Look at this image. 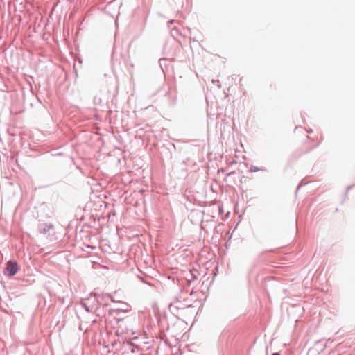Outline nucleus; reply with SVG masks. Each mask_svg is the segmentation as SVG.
Here are the masks:
<instances>
[{
    "label": "nucleus",
    "instance_id": "nucleus-2",
    "mask_svg": "<svg viewBox=\"0 0 355 355\" xmlns=\"http://www.w3.org/2000/svg\"><path fill=\"white\" fill-rule=\"evenodd\" d=\"M19 135L21 137H22V136H21V135H22V132H19Z\"/></svg>",
    "mask_w": 355,
    "mask_h": 355
},
{
    "label": "nucleus",
    "instance_id": "nucleus-3",
    "mask_svg": "<svg viewBox=\"0 0 355 355\" xmlns=\"http://www.w3.org/2000/svg\"><path fill=\"white\" fill-rule=\"evenodd\" d=\"M272 355H280V354L278 353H274Z\"/></svg>",
    "mask_w": 355,
    "mask_h": 355
},
{
    "label": "nucleus",
    "instance_id": "nucleus-1",
    "mask_svg": "<svg viewBox=\"0 0 355 355\" xmlns=\"http://www.w3.org/2000/svg\"><path fill=\"white\" fill-rule=\"evenodd\" d=\"M19 270V265L16 261L10 260L6 263L4 270V275L12 277L14 276Z\"/></svg>",
    "mask_w": 355,
    "mask_h": 355
}]
</instances>
